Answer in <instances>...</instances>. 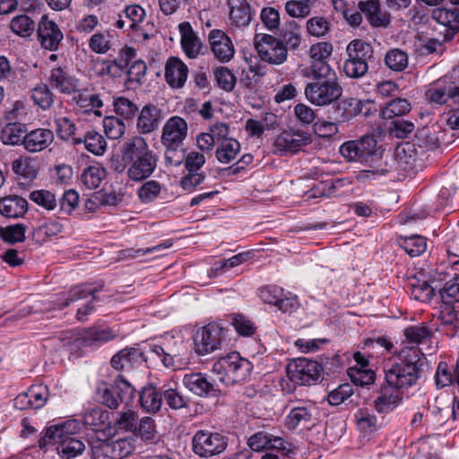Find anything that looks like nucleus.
Here are the masks:
<instances>
[{
    "mask_svg": "<svg viewBox=\"0 0 459 459\" xmlns=\"http://www.w3.org/2000/svg\"><path fill=\"white\" fill-rule=\"evenodd\" d=\"M420 350L416 347H403L397 359L385 368V383L388 387L402 393L416 385L421 371Z\"/></svg>",
    "mask_w": 459,
    "mask_h": 459,
    "instance_id": "nucleus-1",
    "label": "nucleus"
},
{
    "mask_svg": "<svg viewBox=\"0 0 459 459\" xmlns=\"http://www.w3.org/2000/svg\"><path fill=\"white\" fill-rule=\"evenodd\" d=\"M122 160L128 163L127 176L132 181H142L152 175L157 168V156L142 136H134L121 148Z\"/></svg>",
    "mask_w": 459,
    "mask_h": 459,
    "instance_id": "nucleus-2",
    "label": "nucleus"
},
{
    "mask_svg": "<svg viewBox=\"0 0 459 459\" xmlns=\"http://www.w3.org/2000/svg\"><path fill=\"white\" fill-rule=\"evenodd\" d=\"M313 81L307 83L304 90L306 99L317 107L328 106L342 94L336 72L324 73V70L317 74H310Z\"/></svg>",
    "mask_w": 459,
    "mask_h": 459,
    "instance_id": "nucleus-3",
    "label": "nucleus"
},
{
    "mask_svg": "<svg viewBox=\"0 0 459 459\" xmlns=\"http://www.w3.org/2000/svg\"><path fill=\"white\" fill-rule=\"evenodd\" d=\"M425 97L430 103L437 105L459 103V66L454 68L449 75L430 83Z\"/></svg>",
    "mask_w": 459,
    "mask_h": 459,
    "instance_id": "nucleus-4",
    "label": "nucleus"
},
{
    "mask_svg": "<svg viewBox=\"0 0 459 459\" xmlns=\"http://www.w3.org/2000/svg\"><path fill=\"white\" fill-rule=\"evenodd\" d=\"M134 386L120 377L115 385L100 383L96 391L99 401L109 409H117L121 403L128 406L134 397Z\"/></svg>",
    "mask_w": 459,
    "mask_h": 459,
    "instance_id": "nucleus-5",
    "label": "nucleus"
},
{
    "mask_svg": "<svg viewBox=\"0 0 459 459\" xmlns=\"http://www.w3.org/2000/svg\"><path fill=\"white\" fill-rule=\"evenodd\" d=\"M81 429V423L76 420L62 422L63 431L56 446L57 454L62 459H72L84 452L85 444L77 436Z\"/></svg>",
    "mask_w": 459,
    "mask_h": 459,
    "instance_id": "nucleus-6",
    "label": "nucleus"
},
{
    "mask_svg": "<svg viewBox=\"0 0 459 459\" xmlns=\"http://www.w3.org/2000/svg\"><path fill=\"white\" fill-rule=\"evenodd\" d=\"M227 446L228 437L219 432L201 429L192 437L193 452L201 458L219 455Z\"/></svg>",
    "mask_w": 459,
    "mask_h": 459,
    "instance_id": "nucleus-7",
    "label": "nucleus"
},
{
    "mask_svg": "<svg viewBox=\"0 0 459 459\" xmlns=\"http://www.w3.org/2000/svg\"><path fill=\"white\" fill-rule=\"evenodd\" d=\"M226 332L216 323H210L198 329L194 336L195 351L204 356L221 348L225 341Z\"/></svg>",
    "mask_w": 459,
    "mask_h": 459,
    "instance_id": "nucleus-8",
    "label": "nucleus"
},
{
    "mask_svg": "<svg viewBox=\"0 0 459 459\" xmlns=\"http://www.w3.org/2000/svg\"><path fill=\"white\" fill-rule=\"evenodd\" d=\"M255 47L260 59L270 65H282L288 57V49L283 42L272 35H256Z\"/></svg>",
    "mask_w": 459,
    "mask_h": 459,
    "instance_id": "nucleus-9",
    "label": "nucleus"
},
{
    "mask_svg": "<svg viewBox=\"0 0 459 459\" xmlns=\"http://www.w3.org/2000/svg\"><path fill=\"white\" fill-rule=\"evenodd\" d=\"M133 451V442L127 438L99 439L91 443L92 459H122L131 455Z\"/></svg>",
    "mask_w": 459,
    "mask_h": 459,
    "instance_id": "nucleus-10",
    "label": "nucleus"
},
{
    "mask_svg": "<svg viewBox=\"0 0 459 459\" xmlns=\"http://www.w3.org/2000/svg\"><path fill=\"white\" fill-rule=\"evenodd\" d=\"M323 367L316 361L298 358L288 365L290 379L299 385L315 384L320 377Z\"/></svg>",
    "mask_w": 459,
    "mask_h": 459,
    "instance_id": "nucleus-11",
    "label": "nucleus"
},
{
    "mask_svg": "<svg viewBox=\"0 0 459 459\" xmlns=\"http://www.w3.org/2000/svg\"><path fill=\"white\" fill-rule=\"evenodd\" d=\"M117 336L112 328L90 327L74 334L68 344L72 349L97 348Z\"/></svg>",
    "mask_w": 459,
    "mask_h": 459,
    "instance_id": "nucleus-12",
    "label": "nucleus"
},
{
    "mask_svg": "<svg viewBox=\"0 0 459 459\" xmlns=\"http://www.w3.org/2000/svg\"><path fill=\"white\" fill-rule=\"evenodd\" d=\"M311 143L308 133L301 130H287L279 134L273 141V152L279 155L293 154Z\"/></svg>",
    "mask_w": 459,
    "mask_h": 459,
    "instance_id": "nucleus-13",
    "label": "nucleus"
},
{
    "mask_svg": "<svg viewBox=\"0 0 459 459\" xmlns=\"http://www.w3.org/2000/svg\"><path fill=\"white\" fill-rule=\"evenodd\" d=\"M377 141L373 135H365L359 140L348 141L340 147V153L349 160H363L376 152Z\"/></svg>",
    "mask_w": 459,
    "mask_h": 459,
    "instance_id": "nucleus-14",
    "label": "nucleus"
},
{
    "mask_svg": "<svg viewBox=\"0 0 459 459\" xmlns=\"http://www.w3.org/2000/svg\"><path fill=\"white\" fill-rule=\"evenodd\" d=\"M333 52V46L327 42H319L311 46L309 49V56L311 58V65L309 67L302 71L303 75L308 77L310 74H317L321 71L325 73L335 72L328 64L327 59L331 56Z\"/></svg>",
    "mask_w": 459,
    "mask_h": 459,
    "instance_id": "nucleus-15",
    "label": "nucleus"
},
{
    "mask_svg": "<svg viewBox=\"0 0 459 459\" xmlns=\"http://www.w3.org/2000/svg\"><path fill=\"white\" fill-rule=\"evenodd\" d=\"M227 359V378L219 377L220 381L230 385L245 380L253 368L252 363L240 357L239 353L232 352L226 356Z\"/></svg>",
    "mask_w": 459,
    "mask_h": 459,
    "instance_id": "nucleus-16",
    "label": "nucleus"
},
{
    "mask_svg": "<svg viewBox=\"0 0 459 459\" xmlns=\"http://www.w3.org/2000/svg\"><path fill=\"white\" fill-rule=\"evenodd\" d=\"M188 133V126L185 119L178 116L169 117L162 127L161 144H184Z\"/></svg>",
    "mask_w": 459,
    "mask_h": 459,
    "instance_id": "nucleus-17",
    "label": "nucleus"
},
{
    "mask_svg": "<svg viewBox=\"0 0 459 459\" xmlns=\"http://www.w3.org/2000/svg\"><path fill=\"white\" fill-rule=\"evenodd\" d=\"M49 85L63 94H72L80 91V82L65 67L56 66L50 71Z\"/></svg>",
    "mask_w": 459,
    "mask_h": 459,
    "instance_id": "nucleus-18",
    "label": "nucleus"
},
{
    "mask_svg": "<svg viewBox=\"0 0 459 459\" xmlns=\"http://www.w3.org/2000/svg\"><path fill=\"white\" fill-rule=\"evenodd\" d=\"M38 37L41 47L50 51L56 50L64 39L58 25L47 16H43L39 23Z\"/></svg>",
    "mask_w": 459,
    "mask_h": 459,
    "instance_id": "nucleus-19",
    "label": "nucleus"
},
{
    "mask_svg": "<svg viewBox=\"0 0 459 459\" xmlns=\"http://www.w3.org/2000/svg\"><path fill=\"white\" fill-rule=\"evenodd\" d=\"M211 49L217 60L221 63L230 61L235 53L230 37L221 30H212L208 36Z\"/></svg>",
    "mask_w": 459,
    "mask_h": 459,
    "instance_id": "nucleus-20",
    "label": "nucleus"
},
{
    "mask_svg": "<svg viewBox=\"0 0 459 459\" xmlns=\"http://www.w3.org/2000/svg\"><path fill=\"white\" fill-rule=\"evenodd\" d=\"M54 138V133L50 129L37 128L24 134L22 145L28 152H39L48 149Z\"/></svg>",
    "mask_w": 459,
    "mask_h": 459,
    "instance_id": "nucleus-21",
    "label": "nucleus"
},
{
    "mask_svg": "<svg viewBox=\"0 0 459 459\" xmlns=\"http://www.w3.org/2000/svg\"><path fill=\"white\" fill-rule=\"evenodd\" d=\"M372 103L370 100L362 101L354 98L344 99L335 106L336 118L339 121L345 122L360 113L368 116L370 108L367 107L372 105Z\"/></svg>",
    "mask_w": 459,
    "mask_h": 459,
    "instance_id": "nucleus-22",
    "label": "nucleus"
},
{
    "mask_svg": "<svg viewBox=\"0 0 459 459\" xmlns=\"http://www.w3.org/2000/svg\"><path fill=\"white\" fill-rule=\"evenodd\" d=\"M164 76L167 83L171 88L180 89L187 80L188 67L178 57L170 56L165 65Z\"/></svg>",
    "mask_w": 459,
    "mask_h": 459,
    "instance_id": "nucleus-23",
    "label": "nucleus"
},
{
    "mask_svg": "<svg viewBox=\"0 0 459 459\" xmlns=\"http://www.w3.org/2000/svg\"><path fill=\"white\" fill-rule=\"evenodd\" d=\"M180 43L186 56L189 58H195L201 53L203 43L200 37L194 30L188 22H181L178 25Z\"/></svg>",
    "mask_w": 459,
    "mask_h": 459,
    "instance_id": "nucleus-24",
    "label": "nucleus"
},
{
    "mask_svg": "<svg viewBox=\"0 0 459 459\" xmlns=\"http://www.w3.org/2000/svg\"><path fill=\"white\" fill-rule=\"evenodd\" d=\"M182 382L187 390L198 396L212 394L216 391L213 383L200 372L186 374Z\"/></svg>",
    "mask_w": 459,
    "mask_h": 459,
    "instance_id": "nucleus-25",
    "label": "nucleus"
},
{
    "mask_svg": "<svg viewBox=\"0 0 459 459\" xmlns=\"http://www.w3.org/2000/svg\"><path fill=\"white\" fill-rule=\"evenodd\" d=\"M66 109L59 103L54 108L50 118L54 120L57 136L65 141L74 139L76 127L69 117L65 116Z\"/></svg>",
    "mask_w": 459,
    "mask_h": 459,
    "instance_id": "nucleus-26",
    "label": "nucleus"
},
{
    "mask_svg": "<svg viewBox=\"0 0 459 459\" xmlns=\"http://www.w3.org/2000/svg\"><path fill=\"white\" fill-rule=\"evenodd\" d=\"M367 21L373 27H387L390 24V14L381 9L378 0H368L359 4Z\"/></svg>",
    "mask_w": 459,
    "mask_h": 459,
    "instance_id": "nucleus-27",
    "label": "nucleus"
},
{
    "mask_svg": "<svg viewBox=\"0 0 459 459\" xmlns=\"http://www.w3.org/2000/svg\"><path fill=\"white\" fill-rule=\"evenodd\" d=\"M402 400L403 393L388 387L385 383L381 386L379 395L374 401V406L378 412L385 413L396 408Z\"/></svg>",
    "mask_w": 459,
    "mask_h": 459,
    "instance_id": "nucleus-28",
    "label": "nucleus"
},
{
    "mask_svg": "<svg viewBox=\"0 0 459 459\" xmlns=\"http://www.w3.org/2000/svg\"><path fill=\"white\" fill-rule=\"evenodd\" d=\"M228 6L232 25L241 28L251 22L253 14L247 0H228Z\"/></svg>",
    "mask_w": 459,
    "mask_h": 459,
    "instance_id": "nucleus-29",
    "label": "nucleus"
},
{
    "mask_svg": "<svg viewBox=\"0 0 459 459\" xmlns=\"http://www.w3.org/2000/svg\"><path fill=\"white\" fill-rule=\"evenodd\" d=\"M161 116L160 109L154 105L144 106L137 118V129L142 134H149L158 128Z\"/></svg>",
    "mask_w": 459,
    "mask_h": 459,
    "instance_id": "nucleus-30",
    "label": "nucleus"
},
{
    "mask_svg": "<svg viewBox=\"0 0 459 459\" xmlns=\"http://www.w3.org/2000/svg\"><path fill=\"white\" fill-rule=\"evenodd\" d=\"M315 408L312 404H300L290 409L285 418V426L289 429H295L299 426H307L310 423Z\"/></svg>",
    "mask_w": 459,
    "mask_h": 459,
    "instance_id": "nucleus-31",
    "label": "nucleus"
},
{
    "mask_svg": "<svg viewBox=\"0 0 459 459\" xmlns=\"http://www.w3.org/2000/svg\"><path fill=\"white\" fill-rule=\"evenodd\" d=\"M28 210L26 199L19 195H8L0 200V213L7 218L22 217Z\"/></svg>",
    "mask_w": 459,
    "mask_h": 459,
    "instance_id": "nucleus-32",
    "label": "nucleus"
},
{
    "mask_svg": "<svg viewBox=\"0 0 459 459\" xmlns=\"http://www.w3.org/2000/svg\"><path fill=\"white\" fill-rule=\"evenodd\" d=\"M142 352L134 348L125 349L117 352L111 359V366L117 370L132 368L135 364L143 361Z\"/></svg>",
    "mask_w": 459,
    "mask_h": 459,
    "instance_id": "nucleus-33",
    "label": "nucleus"
},
{
    "mask_svg": "<svg viewBox=\"0 0 459 459\" xmlns=\"http://www.w3.org/2000/svg\"><path fill=\"white\" fill-rule=\"evenodd\" d=\"M241 150L240 143L235 138L226 139L218 143L215 157L221 164H229L235 160Z\"/></svg>",
    "mask_w": 459,
    "mask_h": 459,
    "instance_id": "nucleus-34",
    "label": "nucleus"
},
{
    "mask_svg": "<svg viewBox=\"0 0 459 459\" xmlns=\"http://www.w3.org/2000/svg\"><path fill=\"white\" fill-rule=\"evenodd\" d=\"M74 144L84 143L85 149L94 155L100 156L107 150L105 138L96 131H89L82 137L73 139Z\"/></svg>",
    "mask_w": 459,
    "mask_h": 459,
    "instance_id": "nucleus-35",
    "label": "nucleus"
},
{
    "mask_svg": "<svg viewBox=\"0 0 459 459\" xmlns=\"http://www.w3.org/2000/svg\"><path fill=\"white\" fill-rule=\"evenodd\" d=\"M140 404L145 411L155 413L162 405V394L154 385H147L142 389Z\"/></svg>",
    "mask_w": 459,
    "mask_h": 459,
    "instance_id": "nucleus-36",
    "label": "nucleus"
},
{
    "mask_svg": "<svg viewBox=\"0 0 459 459\" xmlns=\"http://www.w3.org/2000/svg\"><path fill=\"white\" fill-rule=\"evenodd\" d=\"M431 17L437 22L449 28L453 31L459 30V7L436 8L432 11Z\"/></svg>",
    "mask_w": 459,
    "mask_h": 459,
    "instance_id": "nucleus-37",
    "label": "nucleus"
},
{
    "mask_svg": "<svg viewBox=\"0 0 459 459\" xmlns=\"http://www.w3.org/2000/svg\"><path fill=\"white\" fill-rule=\"evenodd\" d=\"M280 37L287 49H296L301 43V27L295 21L285 22Z\"/></svg>",
    "mask_w": 459,
    "mask_h": 459,
    "instance_id": "nucleus-38",
    "label": "nucleus"
},
{
    "mask_svg": "<svg viewBox=\"0 0 459 459\" xmlns=\"http://www.w3.org/2000/svg\"><path fill=\"white\" fill-rule=\"evenodd\" d=\"M114 427L118 430L135 433L138 423V414L134 410L126 408L117 411L113 417Z\"/></svg>",
    "mask_w": 459,
    "mask_h": 459,
    "instance_id": "nucleus-39",
    "label": "nucleus"
},
{
    "mask_svg": "<svg viewBox=\"0 0 459 459\" xmlns=\"http://www.w3.org/2000/svg\"><path fill=\"white\" fill-rule=\"evenodd\" d=\"M348 58L345 61L368 62L372 56V48L360 39H354L346 48Z\"/></svg>",
    "mask_w": 459,
    "mask_h": 459,
    "instance_id": "nucleus-40",
    "label": "nucleus"
},
{
    "mask_svg": "<svg viewBox=\"0 0 459 459\" xmlns=\"http://www.w3.org/2000/svg\"><path fill=\"white\" fill-rule=\"evenodd\" d=\"M342 179H327L320 181L306 193L307 199L330 197L342 185Z\"/></svg>",
    "mask_w": 459,
    "mask_h": 459,
    "instance_id": "nucleus-41",
    "label": "nucleus"
},
{
    "mask_svg": "<svg viewBox=\"0 0 459 459\" xmlns=\"http://www.w3.org/2000/svg\"><path fill=\"white\" fill-rule=\"evenodd\" d=\"M403 335L407 343L413 344L412 347L429 341L433 333L425 325H411L404 329Z\"/></svg>",
    "mask_w": 459,
    "mask_h": 459,
    "instance_id": "nucleus-42",
    "label": "nucleus"
},
{
    "mask_svg": "<svg viewBox=\"0 0 459 459\" xmlns=\"http://www.w3.org/2000/svg\"><path fill=\"white\" fill-rule=\"evenodd\" d=\"M25 126L19 123H9L1 131L0 138L4 144H22Z\"/></svg>",
    "mask_w": 459,
    "mask_h": 459,
    "instance_id": "nucleus-43",
    "label": "nucleus"
},
{
    "mask_svg": "<svg viewBox=\"0 0 459 459\" xmlns=\"http://www.w3.org/2000/svg\"><path fill=\"white\" fill-rule=\"evenodd\" d=\"M10 28L17 36L28 38L35 30V22L29 15L19 14L11 20Z\"/></svg>",
    "mask_w": 459,
    "mask_h": 459,
    "instance_id": "nucleus-44",
    "label": "nucleus"
},
{
    "mask_svg": "<svg viewBox=\"0 0 459 459\" xmlns=\"http://www.w3.org/2000/svg\"><path fill=\"white\" fill-rule=\"evenodd\" d=\"M106 176V170L100 165H91L86 168L82 175V183L89 189H95L100 186Z\"/></svg>",
    "mask_w": 459,
    "mask_h": 459,
    "instance_id": "nucleus-45",
    "label": "nucleus"
},
{
    "mask_svg": "<svg viewBox=\"0 0 459 459\" xmlns=\"http://www.w3.org/2000/svg\"><path fill=\"white\" fill-rule=\"evenodd\" d=\"M31 99L34 104L43 110L50 108L54 104V94L44 83L38 84L31 90Z\"/></svg>",
    "mask_w": 459,
    "mask_h": 459,
    "instance_id": "nucleus-46",
    "label": "nucleus"
},
{
    "mask_svg": "<svg viewBox=\"0 0 459 459\" xmlns=\"http://www.w3.org/2000/svg\"><path fill=\"white\" fill-rule=\"evenodd\" d=\"M399 244L400 247L411 257L423 254L427 248L425 238L419 235L402 238Z\"/></svg>",
    "mask_w": 459,
    "mask_h": 459,
    "instance_id": "nucleus-47",
    "label": "nucleus"
},
{
    "mask_svg": "<svg viewBox=\"0 0 459 459\" xmlns=\"http://www.w3.org/2000/svg\"><path fill=\"white\" fill-rule=\"evenodd\" d=\"M387 67L395 72H402L408 66V55L400 48H392L385 56Z\"/></svg>",
    "mask_w": 459,
    "mask_h": 459,
    "instance_id": "nucleus-48",
    "label": "nucleus"
},
{
    "mask_svg": "<svg viewBox=\"0 0 459 459\" xmlns=\"http://www.w3.org/2000/svg\"><path fill=\"white\" fill-rule=\"evenodd\" d=\"M411 110V104L405 99H394L385 104L382 109V117L391 119L394 117L403 116Z\"/></svg>",
    "mask_w": 459,
    "mask_h": 459,
    "instance_id": "nucleus-49",
    "label": "nucleus"
},
{
    "mask_svg": "<svg viewBox=\"0 0 459 459\" xmlns=\"http://www.w3.org/2000/svg\"><path fill=\"white\" fill-rule=\"evenodd\" d=\"M167 166L178 167L186 160L184 144H162Z\"/></svg>",
    "mask_w": 459,
    "mask_h": 459,
    "instance_id": "nucleus-50",
    "label": "nucleus"
},
{
    "mask_svg": "<svg viewBox=\"0 0 459 459\" xmlns=\"http://www.w3.org/2000/svg\"><path fill=\"white\" fill-rule=\"evenodd\" d=\"M103 127L106 135L114 140L121 138L126 131L123 120L114 116L106 117L103 119Z\"/></svg>",
    "mask_w": 459,
    "mask_h": 459,
    "instance_id": "nucleus-51",
    "label": "nucleus"
},
{
    "mask_svg": "<svg viewBox=\"0 0 459 459\" xmlns=\"http://www.w3.org/2000/svg\"><path fill=\"white\" fill-rule=\"evenodd\" d=\"M441 299L445 304H452L459 301V276L455 275L446 281L439 290Z\"/></svg>",
    "mask_w": 459,
    "mask_h": 459,
    "instance_id": "nucleus-52",
    "label": "nucleus"
},
{
    "mask_svg": "<svg viewBox=\"0 0 459 459\" xmlns=\"http://www.w3.org/2000/svg\"><path fill=\"white\" fill-rule=\"evenodd\" d=\"M160 192V184L155 180H149L139 187L137 195L142 203L150 204L157 199Z\"/></svg>",
    "mask_w": 459,
    "mask_h": 459,
    "instance_id": "nucleus-53",
    "label": "nucleus"
},
{
    "mask_svg": "<svg viewBox=\"0 0 459 459\" xmlns=\"http://www.w3.org/2000/svg\"><path fill=\"white\" fill-rule=\"evenodd\" d=\"M348 376L357 385H368L375 381V372L368 368L351 367L348 368Z\"/></svg>",
    "mask_w": 459,
    "mask_h": 459,
    "instance_id": "nucleus-54",
    "label": "nucleus"
},
{
    "mask_svg": "<svg viewBox=\"0 0 459 459\" xmlns=\"http://www.w3.org/2000/svg\"><path fill=\"white\" fill-rule=\"evenodd\" d=\"M30 199L46 210H54L57 205L56 195L48 190H35L30 194Z\"/></svg>",
    "mask_w": 459,
    "mask_h": 459,
    "instance_id": "nucleus-55",
    "label": "nucleus"
},
{
    "mask_svg": "<svg viewBox=\"0 0 459 459\" xmlns=\"http://www.w3.org/2000/svg\"><path fill=\"white\" fill-rule=\"evenodd\" d=\"M108 31L94 33L89 40V48L97 54H105L111 48Z\"/></svg>",
    "mask_w": 459,
    "mask_h": 459,
    "instance_id": "nucleus-56",
    "label": "nucleus"
},
{
    "mask_svg": "<svg viewBox=\"0 0 459 459\" xmlns=\"http://www.w3.org/2000/svg\"><path fill=\"white\" fill-rule=\"evenodd\" d=\"M307 30L311 36L324 37L330 31V22L324 17H312L307 22Z\"/></svg>",
    "mask_w": 459,
    "mask_h": 459,
    "instance_id": "nucleus-57",
    "label": "nucleus"
},
{
    "mask_svg": "<svg viewBox=\"0 0 459 459\" xmlns=\"http://www.w3.org/2000/svg\"><path fill=\"white\" fill-rule=\"evenodd\" d=\"M113 107L116 114L126 119H131L138 109L133 101L125 97L115 98Z\"/></svg>",
    "mask_w": 459,
    "mask_h": 459,
    "instance_id": "nucleus-58",
    "label": "nucleus"
},
{
    "mask_svg": "<svg viewBox=\"0 0 459 459\" xmlns=\"http://www.w3.org/2000/svg\"><path fill=\"white\" fill-rule=\"evenodd\" d=\"M26 227L23 224H15L0 228V236L5 242L17 243L25 239Z\"/></svg>",
    "mask_w": 459,
    "mask_h": 459,
    "instance_id": "nucleus-59",
    "label": "nucleus"
},
{
    "mask_svg": "<svg viewBox=\"0 0 459 459\" xmlns=\"http://www.w3.org/2000/svg\"><path fill=\"white\" fill-rule=\"evenodd\" d=\"M32 409L42 408L48 399V388L45 385H35L28 389Z\"/></svg>",
    "mask_w": 459,
    "mask_h": 459,
    "instance_id": "nucleus-60",
    "label": "nucleus"
},
{
    "mask_svg": "<svg viewBox=\"0 0 459 459\" xmlns=\"http://www.w3.org/2000/svg\"><path fill=\"white\" fill-rule=\"evenodd\" d=\"M136 433L144 441H154L156 439L154 420L151 417H143L137 423V429L134 434Z\"/></svg>",
    "mask_w": 459,
    "mask_h": 459,
    "instance_id": "nucleus-61",
    "label": "nucleus"
},
{
    "mask_svg": "<svg viewBox=\"0 0 459 459\" xmlns=\"http://www.w3.org/2000/svg\"><path fill=\"white\" fill-rule=\"evenodd\" d=\"M435 294V287H432L428 281L417 282L411 284V295L416 300L421 302L429 301Z\"/></svg>",
    "mask_w": 459,
    "mask_h": 459,
    "instance_id": "nucleus-62",
    "label": "nucleus"
},
{
    "mask_svg": "<svg viewBox=\"0 0 459 459\" xmlns=\"http://www.w3.org/2000/svg\"><path fill=\"white\" fill-rule=\"evenodd\" d=\"M12 169L17 176L23 177L24 178L31 179L36 177V171L33 169L27 157H19L12 163Z\"/></svg>",
    "mask_w": 459,
    "mask_h": 459,
    "instance_id": "nucleus-63",
    "label": "nucleus"
},
{
    "mask_svg": "<svg viewBox=\"0 0 459 459\" xmlns=\"http://www.w3.org/2000/svg\"><path fill=\"white\" fill-rule=\"evenodd\" d=\"M74 100L76 104L80 108H84L85 111L93 110L94 108H99L103 106V102L98 94L79 92L78 95L74 97Z\"/></svg>",
    "mask_w": 459,
    "mask_h": 459,
    "instance_id": "nucleus-64",
    "label": "nucleus"
}]
</instances>
